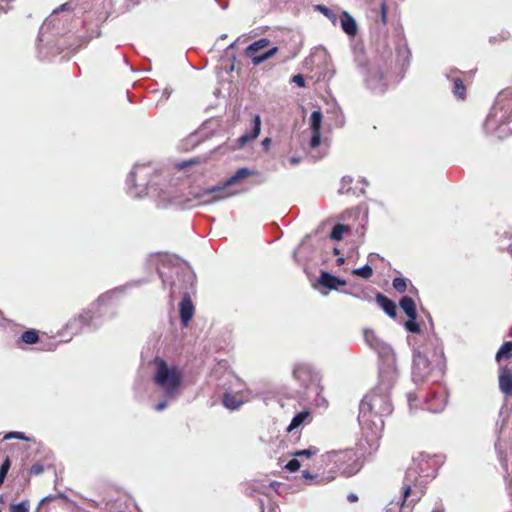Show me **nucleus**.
<instances>
[{
    "label": "nucleus",
    "mask_w": 512,
    "mask_h": 512,
    "mask_svg": "<svg viewBox=\"0 0 512 512\" xmlns=\"http://www.w3.org/2000/svg\"><path fill=\"white\" fill-rule=\"evenodd\" d=\"M433 512H444V509L441 505H438L433 509Z\"/></svg>",
    "instance_id": "5fc2aeb1"
},
{
    "label": "nucleus",
    "mask_w": 512,
    "mask_h": 512,
    "mask_svg": "<svg viewBox=\"0 0 512 512\" xmlns=\"http://www.w3.org/2000/svg\"><path fill=\"white\" fill-rule=\"evenodd\" d=\"M446 404V395L441 394L438 396L437 394H433V398L428 399L427 401V409L433 413H439L444 410Z\"/></svg>",
    "instance_id": "aec40b11"
},
{
    "label": "nucleus",
    "mask_w": 512,
    "mask_h": 512,
    "mask_svg": "<svg viewBox=\"0 0 512 512\" xmlns=\"http://www.w3.org/2000/svg\"><path fill=\"white\" fill-rule=\"evenodd\" d=\"M318 452H319V449L317 447L310 446L307 449L297 450V451L293 452L292 455H293V457H298V458H302V457L310 458V457L316 455Z\"/></svg>",
    "instance_id": "c756f323"
},
{
    "label": "nucleus",
    "mask_w": 512,
    "mask_h": 512,
    "mask_svg": "<svg viewBox=\"0 0 512 512\" xmlns=\"http://www.w3.org/2000/svg\"><path fill=\"white\" fill-rule=\"evenodd\" d=\"M353 453L351 450H333L323 455V461L333 463L336 468L340 469L341 465L348 460H351Z\"/></svg>",
    "instance_id": "ddd939ff"
},
{
    "label": "nucleus",
    "mask_w": 512,
    "mask_h": 512,
    "mask_svg": "<svg viewBox=\"0 0 512 512\" xmlns=\"http://www.w3.org/2000/svg\"><path fill=\"white\" fill-rule=\"evenodd\" d=\"M512 358V341H508L502 344L496 353V360L499 362L502 359Z\"/></svg>",
    "instance_id": "b1692460"
},
{
    "label": "nucleus",
    "mask_w": 512,
    "mask_h": 512,
    "mask_svg": "<svg viewBox=\"0 0 512 512\" xmlns=\"http://www.w3.org/2000/svg\"><path fill=\"white\" fill-rule=\"evenodd\" d=\"M318 282L329 290H336L338 289V286L346 285V280L340 279L329 272H321Z\"/></svg>",
    "instance_id": "dca6fc26"
},
{
    "label": "nucleus",
    "mask_w": 512,
    "mask_h": 512,
    "mask_svg": "<svg viewBox=\"0 0 512 512\" xmlns=\"http://www.w3.org/2000/svg\"><path fill=\"white\" fill-rule=\"evenodd\" d=\"M292 82L295 83L296 85H298L299 87L305 86V80H304L303 75H301V74L294 75L292 77Z\"/></svg>",
    "instance_id": "c03bdc74"
},
{
    "label": "nucleus",
    "mask_w": 512,
    "mask_h": 512,
    "mask_svg": "<svg viewBox=\"0 0 512 512\" xmlns=\"http://www.w3.org/2000/svg\"><path fill=\"white\" fill-rule=\"evenodd\" d=\"M252 174L253 171L243 167L238 169L221 185H215L208 188H199L190 191L188 194L183 193V189L179 186L178 181L176 180L175 185H169V191H163L159 195L161 197V201L164 204L182 206L186 208L213 204L219 200L233 195L232 193H225V189Z\"/></svg>",
    "instance_id": "20e7f679"
},
{
    "label": "nucleus",
    "mask_w": 512,
    "mask_h": 512,
    "mask_svg": "<svg viewBox=\"0 0 512 512\" xmlns=\"http://www.w3.org/2000/svg\"><path fill=\"white\" fill-rule=\"evenodd\" d=\"M302 477H303L304 479H306V480H311V481L317 478V476H316V475H314V474L310 473L308 470H304V471L302 472Z\"/></svg>",
    "instance_id": "de8ad7c7"
},
{
    "label": "nucleus",
    "mask_w": 512,
    "mask_h": 512,
    "mask_svg": "<svg viewBox=\"0 0 512 512\" xmlns=\"http://www.w3.org/2000/svg\"><path fill=\"white\" fill-rule=\"evenodd\" d=\"M11 439H19V440H24L27 442L31 441V438L26 436L25 433L18 432V431H11V432L6 433L2 440H11Z\"/></svg>",
    "instance_id": "c9c22d12"
},
{
    "label": "nucleus",
    "mask_w": 512,
    "mask_h": 512,
    "mask_svg": "<svg viewBox=\"0 0 512 512\" xmlns=\"http://www.w3.org/2000/svg\"><path fill=\"white\" fill-rule=\"evenodd\" d=\"M344 293L347 295H351L355 298L361 299V300H367V301L370 300V296L364 290H362L360 288H354L352 290H345Z\"/></svg>",
    "instance_id": "f704fd0d"
},
{
    "label": "nucleus",
    "mask_w": 512,
    "mask_h": 512,
    "mask_svg": "<svg viewBox=\"0 0 512 512\" xmlns=\"http://www.w3.org/2000/svg\"><path fill=\"white\" fill-rule=\"evenodd\" d=\"M44 471V468L41 464L35 463L30 468V474L31 475H40Z\"/></svg>",
    "instance_id": "37998d69"
},
{
    "label": "nucleus",
    "mask_w": 512,
    "mask_h": 512,
    "mask_svg": "<svg viewBox=\"0 0 512 512\" xmlns=\"http://www.w3.org/2000/svg\"><path fill=\"white\" fill-rule=\"evenodd\" d=\"M352 178L350 176H344L341 179L340 187L338 189V192L340 194L348 193L351 190Z\"/></svg>",
    "instance_id": "58836bf2"
},
{
    "label": "nucleus",
    "mask_w": 512,
    "mask_h": 512,
    "mask_svg": "<svg viewBox=\"0 0 512 512\" xmlns=\"http://www.w3.org/2000/svg\"><path fill=\"white\" fill-rule=\"evenodd\" d=\"M293 377L305 390H311L315 394L317 405L326 404V399L321 396L323 391L321 375L312 365L296 363L293 367Z\"/></svg>",
    "instance_id": "1a4fd4ad"
},
{
    "label": "nucleus",
    "mask_w": 512,
    "mask_h": 512,
    "mask_svg": "<svg viewBox=\"0 0 512 512\" xmlns=\"http://www.w3.org/2000/svg\"><path fill=\"white\" fill-rule=\"evenodd\" d=\"M436 476V469L428 454L420 453L414 457L406 470L401 496L392 500L386 512H412L414 505L420 500L423 489Z\"/></svg>",
    "instance_id": "7ed1b4c3"
},
{
    "label": "nucleus",
    "mask_w": 512,
    "mask_h": 512,
    "mask_svg": "<svg viewBox=\"0 0 512 512\" xmlns=\"http://www.w3.org/2000/svg\"><path fill=\"white\" fill-rule=\"evenodd\" d=\"M7 10H8V8H7V9H6V8H4V7H3V5H2V3L0 2V11H4V12H6Z\"/></svg>",
    "instance_id": "bf43d9fd"
},
{
    "label": "nucleus",
    "mask_w": 512,
    "mask_h": 512,
    "mask_svg": "<svg viewBox=\"0 0 512 512\" xmlns=\"http://www.w3.org/2000/svg\"><path fill=\"white\" fill-rule=\"evenodd\" d=\"M376 301H377L378 305L383 309V311L389 317H391V318H395L396 317V315H397L396 304L391 299H389L388 297H386L382 293H377L376 294Z\"/></svg>",
    "instance_id": "6ab92c4d"
},
{
    "label": "nucleus",
    "mask_w": 512,
    "mask_h": 512,
    "mask_svg": "<svg viewBox=\"0 0 512 512\" xmlns=\"http://www.w3.org/2000/svg\"><path fill=\"white\" fill-rule=\"evenodd\" d=\"M11 461L10 458L7 456L5 457L4 461L2 462L0 466V486L3 484L5 477L10 469Z\"/></svg>",
    "instance_id": "e433bc0d"
},
{
    "label": "nucleus",
    "mask_w": 512,
    "mask_h": 512,
    "mask_svg": "<svg viewBox=\"0 0 512 512\" xmlns=\"http://www.w3.org/2000/svg\"><path fill=\"white\" fill-rule=\"evenodd\" d=\"M353 274L360 276L364 279H368L373 274V269L369 264H366L362 267L356 268L352 271Z\"/></svg>",
    "instance_id": "2f4dec72"
},
{
    "label": "nucleus",
    "mask_w": 512,
    "mask_h": 512,
    "mask_svg": "<svg viewBox=\"0 0 512 512\" xmlns=\"http://www.w3.org/2000/svg\"><path fill=\"white\" fill-rule=\"evenodd\" d=\"M124 286L115 288L100 295L87 310L71 318L65 330L70 336L79 335L87 331H95L103 324L106 318H112L115 315V297L122 292Z\"/></svg>",
    "instance_id": "39448f33"
},
{
    "label": "nucleus",
    "mask_w": 512,
    "mask_h": 512,
    "mask_svg": "<svg viewBox=\"0 0 512 512\" xmlns=\"http://www.w3.org/2000/svg\"><path fill=\"white\" fill-rule=\"evenodd\" d=\"M315 8L317 11L321 12L324 16H326L334 25L337 23L338 16L333 10L321 4L316 5Z\"/></svg>",
    "instance_id": "cd10ccee"
},
{
    "label": "nucleus",
    "mask_w": 512,
    "mask_h": 512,
    "mask_svg": "<svg viewBox=\"0 0 512 512\" xmlns=\"http://www.w3.org/2000/svg\"><path fill=\"white\" fill-rule=\"evenodd\" d=\"M261 131V118L259 115L253 117L252 125L249 131H246L241 137L238 138L237 142L240 147L244 146L248 142L256 139Z\"/></svg>",
    "instance_id": "4468645a"
},
{
    "label": "nucleus",
    "mask_w": 512,
    "mask_h": 512,
    "mask_svg": "<svg viewBox=\"0 0 512 512\" xmlns=\"http://www.w3.org/2000/svg\"><path fill=\"white\" fill-rule=\"evenodd\" d=\"M337 264L338 265H342L344 262H345V259L343 257H339L337 260H336Z\"/></svg>",
    "instance_id": "4d7b16f0"
},
{
    "label": "nucleus",
    "mask_w": 512,
    "mask_h": 512,
    "mask_svg": "<svg viewBox=\"0 0 512 512\" xmlns=\"http://www.w3.org/2000/svg\"><path fill=\"white\" fill-rule=\"evenodd\" d=\"M373 257H379V255H378V254L371 253V254L369 255V259H370V260H372V259H373Z\"/></svg>",
    "instance_id": "13d9d810"
},
{
    "label": "nucleus",
    "mask_w": 512,
    "mask_h": 512,
    "mask_svg": "<svg viewBox=\"0 0 512 512\" xmlns=\"http://www.w3.org/2000/svg\"><path fill=\"white\" fill-rule=\"evenodd\" d=\"M269 487L261 483L253 485L250 495L257 498L261 512H280L279 507L266 494Z\"/></svg>",
    "instance_id": "f8f14e48"
},
{
    "label": "nucleus",
    "mask_w": 512,
    "mask_h": 512,
    "mask_svg": "<svg viewBox=\"0 0 512 512\" xmlns=\"http://www.w3.org/2000/svg\"><path fill=\"white\" fill-rule=\"evenodd\" d=\"M67 6H68V4L61 5L57 10H54L53 13L44 21V23L42 24V26L40 27V30H39V35H38L39 42L43 41V36H44L45 31L51 25H54L55 14H57L58 10L64 11L67 9Z\"/></svg>",
    "instance_id": "5701e85b"
},
{
    "label": "nucleus",
    "mask_w": 512,
    "mask_h": 512,
    "mask_svg": "<svg viewBox=\"0 0 512 512\" xmlns=\"http://www.w3.org/2000/svg\"><path fill=\"white\" fill-rule=\"evenodd\" d=\"M312 420L311 412L307 409L302 410L298 412L291 420L290 424L288 425L286 431L292 432L302 426H304L306 423H309Z\"/></svg>",
    "instance_id": "a211bd4d"
},
{
    "label": "nucleus",
    "mask_w": 512,
    "mask_h": 512,
    "mask_svg": "<svg viewBox=\"0 0 512 512\" xmlns=\"http://www.w3.org/2000/svg\"><path fill=\"white\" fill-rule=\"evenodd\" d=\"M499 389L505 396L512 394V369L507 366L499 368Z\"/></svg>",
    "instance_id": "2eb2a0df"
},
{
    "label": "nucleus",
    "mask_w": 512,
    "mask_h": 512,
    "mask_svg": "<svg viewBox=\"0 0 512 512\" xmlns=\"http://www.w3.org/2000/svg\"><path fill=\"white\" fill-rule=\"evenodd\" d=\"M322 114L320 111H313L310 117V129L321 130Z\"/></svg>",
    "instance_id": "7c9ffc66"
},
{
    "label": "nucleus",
    "mask_w": 512,
    "mask_h": 512,
    "mask_svg": "<svg viewBox=\"0 0 512 512\" xmlns=\"http://www.w3.org/2000/svg\"><path fill=\"white\" fill-rule=\"evenodd\" d=\"M407 399H408L409 405H411L412 402L416 400V395L414 393H408L407 394Z\"/></svg>",
    "instance_id": "603ef678"
},
{
    "label": "nucleus",
    "mask_w": 512,
    "mask_h": 512,
    "mask_svg": "<svg viewBox=\"0 0 512 512\" xmlns=\"http://www.w3.org/2000/svg\"><path fill=\"white\" fill-rule=\"evenodd\" d=\"M148 262L156 266L163 287L169 286L171 301L178 295L182 296L179 314L182 324L187 326L194 315V305L190 295L194 290L195 274L188 265L168 254H152Z\"/></svg>",
    "instance_id": "f03ea898"
},
{
    "label": "nucleus",
    "mask_w": 512,
    "mask_h": 512,
    "mask_svg": "<svg viewBox=\"0 0 512 512\" xmlns=\"http://www.w3.org/2000/svg\"><path fill=\"white\" fill-rule=\"evenodd\" d=\"M21 340L26 344H35L39 340L38 332L34 329L22 333Z\"/></svg>",
    "instance_id": "c85d7f7f"
},
{
    "label": "nucleus",
    "mask_w": 512,
    "mask_h": 512,
    "mask_svg": "<svg viewBox=\"0 0 512 512\" xmlns=\"http://www.w3.org/2000/svg\"><path fill=\"white\" fill-rule=\"evenodd\" d=\"M347 499L350 501V502H355L358 500V497L356 494L354 493H350L348 496H347Z\"/></svg>",
    "instance_id": "864d4df0"
},
{
    "label": "nucleus",
    "mask_w": 512,
    "mask_h": 512,
    "mask_svg": "<svg viewBox=\"0 0 512 512\" xmlns=\"http://www.w3.org/2000/svg\"><path fill=\"white\" fill-rule=\"evenodd\" d=\"M399 306L408 318H413V315H417L416 305L411 297L403 296L399 301Z\"/></svg>",
    "instance_id": "4be33fe9"
},
{
    "label": "nucleus",
    "mask_w": 512,
    "mask_h": 512,
    "mask_svg": "<svg viewBox=\"0 0 512 512\" xmlns=\"http://www.w3.org/2000/svg\"><path fill=\"white\" fill-rule=\"evenodd\" d=\"M169 401H170V400H167V399H165V398H164V400H163V401L159 402V403L155 406V410H156V411H162V410H164V409L168 406V402H169Z\"/></svg>",
    "instance_id": "49530a36"
},
{
    "label": "nucleus",
    "mask_w": 512,
    "mask_h": 512,
    "mask_svg": "<svg viewBox=\"0 0 512 512\" xmlns=\"http://www.w3.org/2000/svg\"><path fill=\"white\" fill-rule=\"evenodd\" d=\"M364 81L374 93H384L389 85L399 81L391 73V64L382 58H375L364 68Z\"/></svg>",
    "instance_id": "6e6552de"
},
{
    "label": "nucleus",
    "mask_w": 512,
    "mask_h": 512,
    "mask_svg": "<svg viewBox=\"0 0 512 512\" xmlns=\"http://www.w3.org/2000/svg\"><path fill=\"white\" fill-rule=\"evenodd\" d=\"M270 144H271V139L270 138H264L262 140V146L264 147V149H269L270 147Z\"/></svg>",
    "instance_id": "3c124183"
},
{
    "label": "nucleus",
    "mask_w": 512,
    "mask_h": 512,
    "mask_svg": "<svg viewBox=\"0 0 512 512\" xmlns=\"http://www.w3.org/2000/svg\"><path fill=\"white\" fill-rule=\"evenodd\" d=\"M193 163H195V161H183V162L178 163V164H177V167H178L179 169H184V168H186V167H188V166L192 165Z\"/></svg>",
    "instance_id": "09e8293b"
},
{
    "label": "nucleus",
    "mask_w": 512,
    "mask_h": 512,
    "mask_svg": "<svg viewBox=\"0 0 512 512\" xmlns=\"http://www.w3.org/2000/svg\"><path fill=\"white\" fill-rule=\"evenodd\" d=\"M10 512H30L29 500H23L16 504H11Z\"/></svg>",
    "instance_id": "72a5a7b5"
},
{
    "label": "nucleus",
    "mask_w": 512,
    "mask_h": 512,
    "mask_svg": "<svg viewBox=\"0 0 512 512\" xmlns=\"http://www.w3.org/2000/svg\"><path fill=\"white\" fill-rule=\"evenodd\" d=\"M348 230H349V226L348 225L336 224L332 228V231L330 233V239L335 240V241H339V240L342 239L343 234L345 232H347Z\"/></svg>",
    "instance_id": "393cba45"
},
{
    "label": "nucleus",
    "mask_w": 512,
    "mask_h": 512,
    "mask_svg": "<svg viewBox=\"0 0 512 512\" xmlns=\"http://www.w3.org/2000/svg\"><path fill=\"white\" fill-rule=\"evenodd\" d=\"M312 135L309 141V146L314 149L320 145L321 142V130H311Z\"/></svg>",
    "instance_id": "ea45409f"
},
{
    "label": "nucleus",
    "mask_w": 512,
    "mask_h": 512,
    "mask_svg": "<svg viewBox=\"0 0 512 512\" xmlns=\"http://www.w3.org/2000/svg\"><path fill=\"white\" fill-rule=\"evenodd\" d=\"M392 286L397 292L404 293L407 289V279L404 277H395L392 281Z\"/></svg>",
    "instance_id": "473e14b6"
},
{
    "label": "nucleus",
    "mask_w": 512,
    "mask_h": 512,
    "mask_svg": "<svg viewBox=\"0 0 512 512\" xmlns=\"http://www.w3.org/2000/svg\"><path fill=\"white\" fill-rule=\"evenodd\" d=\"M334 253L335 254H338L339 253V250L337 248L334 249Z\"/></svg>",
    "instance_id": "052dcab7"
},
{
    "label": "nucleus",
    "mask_w": 512,
    "mask_h": 512,
    "mask_svg": "<svg viewBox=\"0 0 512 512\" xmlns=\"http://www.w3.org/2000/svg\"><path fill=\"white\" fill-rule=\"evenodd\" d=\"M339 19L342 30L349 36H355L358 30L355 19L347 11H342Z\"/></svg>",
    "instance_id": "f3484780"
},
{
    "label": "nucleus",
    "mask_w": 512,
    "mask_h": 512,
    "mask_svg": "<svg viewBox=\"0 0 512 512\" xmlns=\"http://www.w3.org/2000/svg\"><path fill=\"white\" fill-rule=\"evenodd\" d=\"M289 162L291 165L295 166L301 162V158L298 156H292L290 157Z\"/></svg>",
    "instance_id": "8fccbe9b"
},
{
    "label": "nucleus",
    "mask_w": 512,
    "mask_h": 512,
    "mask_svg": "<svg viewBox=\"0 0 512 512\" xmlns=\"http://www.w3.org/2000/svg\"><path fill=\"white\" fill-rule=\"evenodd\" d=\"M238 41H239V39H237L236 41L232 42V43L228 46V48H227V49H233V48H235V46H236V44H237V42H238Z\"/></svg>",
    "instance_id": "6e6d98bb"
},
{
    "label": "nucleus",
    "mask_w": 512,
    "mask_h": 512,
    "mask_svg": "<svg viewBox=\"0 0 512 512\" xmlns=\"http://www.w3.org/2000/svg\"><path fill=\"white\" fill-rule=\"evenodd\" d=\"M430 362L425 354L419 350L414 351L412 365V380L415 384L422 383L430 374Z\"/></svg>",
    "instance_id": "9d476101"
},
{
    "label": "nucleus",
    "mask_w": 512,
    "mask_h": 512,
    "mask_svg": "<svg viewBox=\"0 0 512 512\" xmlns=\"http://www.w3.org/2000/svg\"><path fill=\"white\" fill-rule=\"evenodd\" d=\"M176 180L161 179L160 172L150 163L136 164L129 173L126 184L127 192L134 198H141L150 195L155 199L158 206L167 207L161 201L160 193L169 191V185H175Z\"/></svg>",
    "instance_id": "423d86ee"
},
{
    "label": "nucleus",
    "mask_w": 512,
    "mask_h": 512,
    "mask_svg": "<svg viewBox=\"0 0 512 512\" xmlns=\"http://www.w3.org/2000/svg\"><path fill=\"white\" fill-rule=\"evenodd\" d=\"M222 402L224 407L231 411L238 410L243 404L242 398L232 394L231 392L224 393Z\"/></svg>",
    "instance_id": "412c9836"
},
{
    "label": "nucleus",
    "mask_w": 512,
    "mask_h": 512,
    "mask_svg": "<svg viewBox=\"0 0 512 512\" xmlns=\"http://www.w3.org/2000/svg\"><path fill=\"white\" fill-rule=\"evenodd\" d=\"M269 40L266 38L259 39L255 41L254 43L250 44L245 49V55L252 59V63L254 65H259L262 62L266 61L270 57H272L274 54H276L278 48L272 47L268 49L267 51L263 52L262 54H257V52L266 46H268Z\"/></svg>",
    "instance_id": "9b49d317"
},
{
    "label": "nucleus",
    "mask_w": 512,
    "mask_h": 512,
    "mask_svg": "<svg viewBox=\"0 0 512 512\" xmlns=\"http://www.w3.org/2000/svg\"><path fill=\"white\" fill-rule=\"evenodd\" d=\"M301 462L298 457H293L288 463L284 466L289 472H296L301 467Z\"/></svg>",
    "instance_id": "a19ab883"
},
{
    "label": "nucleus",
    "mask_w": 512,
    "mask_h": 512,
    "mask_svg": "<svg viewBox=\"0 0 512 512\" xmlns=\"http://www.w3.org/2000/svg\"><path fill=\"white\" fill-rule=\"evenodd\" d=\"M364 339L381 359L378 385L367 394L359 405L358 422L364 434L377 437L384 428L385 416L393 411L390 392L398 371L392 347L380 339L371 329L364 330Z\"/></svg>",
    "instance_id": "f257e3e1"
},
{
    "label": "nucleus",
    "mask_w": 512,
    "mask_h": 512,
    "mask_svg": "<svg viewBox=\"0 0 512 512\" xmlns=\"http://www.w3.org/2000/svg\"><path fill=\"white\" fill-rule=\"evenodd\" d=\"M387 5L385 1H382L379 5V14H380V21L383 25H386L387 23Z\"/></svg>",
    "instance_id": "79ce46f5"
},
{
    "label": "nucleus",
    "mask_w": 512,
    "mask_h": 512,
    "mask_svg": "<svg viewBox=\"0 0 512 512\" xmlns=\"http://www.w3.org/2000/svg\"><path fill=\"white\" fill-rule=\"evenodd\" d=\"M453 94L458 97L459 99H464L466 95V87L463 84V81L456 77L453 79Z\"/></svg>",
    "instance_id": "a878e982"
},
{
    "label": "nucleus",
    "mask_w": 512,
    "mask_h": 512,
    "mask_svg": "<svg viewBox=\"0 0 512 512\" xmlns=\"http://www.w3.org/2000/svg\"><path fill=\"white\" fill-rule=\"evenodd\" d=\"M154 364V384L165 399L176 400L180 395L183 383L182 370L175 365H168L164 359L159 357L155 359Z\"/></svg>",
    "instance_id": "0eeeda50"
},
{
    "label": "nucleus",
    "mask_w": 512,
    "mask_h": 512,
    "mask_svg": "<svg viewBox=\"0 0 512 512\" xmlns=\"http://www.w3.org/2000/svg\"><path fill=\"white\" fill-rule=\"evenodd\" d=\"M495 450H496L497 457H498V460L500 461V464H501L502 468L504 469V471L506 473H509V471H508V464H507V460H506V454H505V451L502 448V445H501L499 439L495 443Z\"/></svg>",
    "instance_id": "bb28decb"
},
{
    "label": "nucleus",
    "mask_w": 512,
    "mask_h": 512,
    "mask_svg": "<svg viewBox=\"0 0 512 512\" xmlns=\"http://www.w3.org/2000/svg\"><path fill=\"white\" fill-rule=\"evenodd\" d=\"M397 53H398L399 57H404V58H408L410 55V51L406 46L399 47L397 50Z\"/></svg>",
    "instance_id": "a18cd8bd"
},
{
    "label": "nucleus",
    "mask_w": 512,
    "mask_h": 512,
    "mask_svg": "<svg viewBox=\"0 0 512 512\" xmlns=\"http://www.w3.org/2000/svg\"><path fill=\"white\" fill-rule=\"evenodd\" d=\"M417 315H413V318H408V321L405 323V328L411 333H419L420 326L416 322Z\"/></svg>",
    "instance_id": "4c0bfd02"
}]
</instances>
